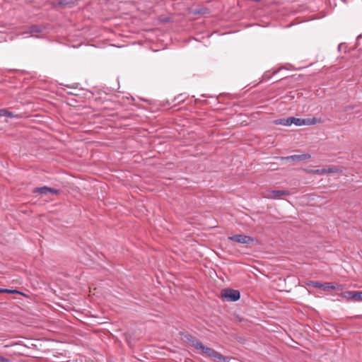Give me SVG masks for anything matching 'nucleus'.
Listing matches in <instances>:
<instances>
[{"mask_svg":"<svg viewBox=\"0 0 362 362\" xmlns=\"http://www.w3.org/2000/svg\"><path fill=\"white\" fill-rule=\"evenodd\" d=\"M317 122L318 120L316 117L303 119L290 117L286 119H279L275 122V124L284 126H291L292 124H294L296 126H303L315 124Z\"/></svg>","mask_w":362,"mask_h":362,"instance_id":"1","label":"nucleus"},{"mask_svg":"<svg viewBox=\"0 0 362 362\" xmlns=\"http://www.w3.org/2000/svg\"><path fill=\"white\" fill-rule=\"evenodd\" d=\"M180 335L182 337V340L187 343L192 347L200 350L202 354H205L209 347L204 345L195 337L188 332H180Z\"/></svg>","mask_w":362,"mask_h":362,"instance_id":"2","label":"nucleus"},{"mask_svg":"<svg viewBox=\"0 0 362 362\" xmlns=\"http://www.w3.org/2000/svg\"><path fill=\"white\" fill-rule=\"evenodd\" d=\"M221 296L228 301L235 302L240 298V293L238 290L224 288L221 291Z\"/></svg>","mask_w":362,"mask_h":362,"instance_id":"3","label":"nucleus"},{"mask_svg":"<svg viewBox=\"0 0 362 362\" xmlns=\"http://www.w3.org/2000/svg\"><path fill=\"white\" fill-rule=\"evenodd\" d=\"M205 355L213 358L215 362H230L232 357L226 356L222 355L221 353L215 351L214 349L209 347L206 350Z\"/></svg>","mask_w":362,"mask_h":362,"instance_id":"4","label":"nucleus"},{"mask_svg":"<svg viewBox=\"0 0 362 362\" xmlns=\"http://www.w3.org/2000/svg\"><path fill=\"white\" fill-rule=\"evenodd\" d=\"M228 240L234 241L238 243L251 245L255 242V239L246 235L237 234L228 238Z\"/></svg>","mask_w":362,"mask_h":362,"instance_id":"5","label":"nucleus"},{"mask_svg":"<svg viewBox=\"0 0 362 362\" xmlns=\"http://www.w3.org/2000/svg\"><path fill=\"white\" fill-rule=\"evenodd\" d=\"M32 193L39 194L41 195H47L48 193H50L52 194L58 195L61 193V190L55 189V188L49 187L47 186H42L40 187H35L32 190Z\"/></svg>","mask_w":362,"mask_h":362,"instance_id":"6","label":"nucleus"},{"mask_svg":"<svg viewBox=\"0 0 362 362\" xmlns=\"http://www.w3.org/2000/svg\"><path fill=\"white\" fill-rule=\"evenodd\" d=\"M310 155L308 153H303L300 155H292L286 157H282L281 159L286 160H291L295 163H298L302 160H305L309 158H310Z\"/></svg>","mask_w":362,"mask_h":362,"instance_id":"7","label":"nucleus"},{"mask_svg":"<svg viewBox=\"0 0 362 362\" xmlns=\"http://www.w3.org/2000/svg\"><path fill=\"white\" fill-rule=\"evenodd\" d=\"M343 286L334 282H326L322 284L321 289L327 291L330 290L342 291Z\"/></svg>","mask_w":362,"mask_h":362,"instance_id":"8","label":"nucleus"},{"mask_svg":"<svg viewBox=\"0 0 362 362\" xmlns=\"http://www.w3.org/2000/svg\"><path fill=\"white\" fill-rule=\"evenodd\" d=\"M291 193L288 190H272L270 192V197L273 199L279 198L281 196H288Z\"/></svg>","mask_w":362,"mask_h":362,"instance_id":"9","label":"nucleus"},{"mask_svg":"<svg viewBox=\"0 0 362 362\" xmlns=\"http://www.w3.org/2000/svg\"><path fill=\"white\" fill-rule=\"evenodd\" d=\"M126 100L129 101V98L127 97L126 99L124 100V97H122V100H120L119 95L115 94V110L118 109L119 107H122L125 103Z\"/></svg>","mask_w":362,"mask_h":362,"instance_id":"10","label":"nucleus"},{"mask_svg":"<svg viewBox=\"0 0 362 362\" xmlns=\"http://www.w3.org/2000/svg\"><path fill=\"white\" fill-rule=\"evenodd\" d=\"M342 170L339 169L337 166H332L328 168H322L320 170V173L325 174V173H341Z\"/></svg>","mask_w":362,"mask_h":362,"instance_id":"11","label":"nucleus"},{"mask_svg":"<svg viewBox=\"0 0 362 362\" xmlns=\"http://www.w3.org/2000/svg\"><path fill=\"white\" fill-rule=\"evenodd\" d=\"M355 291H347L344 292H341L340 296L347 300H351L354 301V297L352 296L354 294Z\"/></svg>","mask_w":362,"mask_h":362,"instance_id":"12","label":"nucleus"},{"mask_svg":"<svg viewBox=\"0 0 362 362\" xmlns=\"http://www.w3.org/2000/svg\"><path fill=\"white\" fill-rule=\"evenodd\" d=\"M42 31V27L39 25H33L30 27V33H40Z\"/></svg>","mask_w":362,"mask_h":362,"instance_id":"13","label":"nucleus"},{"mask_svg":"<svg viewBox=\"0 0 362 362\" xmlns=\"http://www.w3.org/2000/svg\"><path fill=\"white\" fill-rule=\"evenodd\" d=\"M305 284L307 286H311L314 288H321L322 283L320 281H305Z\"/></svg>","mask_w":362,"mask_h":362,"instance_id":"14","label":"nucleus"},{"mask_svg":"<svg viewBox=\"0 0 362 362\" xmlns=\"http://www.w3.org/2000/svg\"><path fill=\"white\" fill-rule=\"evenodd\" d=\"M0 117H13V114L6 109H0Z\"/></svg>","mask_w":362,"mask_h":362,"instance_id":"15","label":"nucleus"},{"mask_svg":"<svg viewBox=\"0 0 362 362\" xmlns=\"http://www.w3.org/2000/svg\"><path fill=\"white\" fill-rule=\"evenodd\" d=\"M352 296L354 297V301H362V291H355Z\"/></svg>","mask_w":362,"mask_h":362,"instance_id":"16","label":"nucleus"},{"mask_svg":"<svg viewBox=\"0 0 362 362\" xmlns=\"http://www.w3.org/2000/svg\"><path fill=\"white\" fill-rule=\"evenodd\" d=\"M185 100V98L183 96V95L180 94L177 96L175 97L173 101L175 102V103H180L181 102H184ZM175 105L176 104H175L174 105Z\"/></svg>","mask_w":362,"mask_h":362,"instance_id":"17","label":"nucleus"},{"mask_svg":"<svg viewBox=\"0 0 362 362\" xmlns=\"http://www.w3.org/2000/svg\"><path fill=\"white\" fill-rule=\"evenodd\" d=\"M356 105H346V106L344 107L343 111L349 112L350 111L354 110L356 108Z\"/></svg>","mask_w":362,"mask_h":362,"instance_id":"18","label":"nucleus"},{"mask_svg":"<svg viewBox=\"0 0 362 362\" xmlns=\"http://www.w3.org/2000/svg\"><path fill=\"white\" fill-rule=\"evenodd\" d=\"M346 49H347V45H346V43H340L338 45L339 52L344 50V52H347Z\"/></svg>","mask_w":362,"mask_h":362,"instance_id":"19","label":"nucleus"},{"mask_svg":"<svg viewBox=\"0 0 362 362\" xmlns=\"http://www.w3.org/2000/svg\"><path fill=\"white\" fill-rule=\"evenodd\" d=\"M68 3L66 1V0H59L57 3V4L59 6H65Z\"/></svg>","mask_w":362,"mask_h":362,"instance_id":"20","label":"nucleus"},{"mask_svg":"<svg viewBox=\"0 0 362 362\" xmlns=\"http://www.w3.org/2000/svg\"><path fill=\"white\" fill-rule=\"evenodd\" d=\"M122 337L125 339V341H127V343L130 345V341H129V337L127 334H122Z\"/></svg>","mask_w":362,"mask_h":362,"instance_id":"21","label":"nucleus"},{"mask_svg":"<svg viewBox=\"0 0 362 362\" xmlns=\"http://www.w3.org/2000/svg\"><path fill=\"white\" fill-rule=\"evenodd\" d=\"M0 362H10V360L8 358L0 356Z\"/></svg>","mask_w":362,"mask_h":362,"instance_id":"22","label":"nucleus"},{"mask_svg":"<svg viewBox=\"0 0 362 362\" xmlns=\"http://www.w3.org/2000/svg\"><path fill=\"white\" fill-rule=\"evenodd\" d=\"M1 290H3L2 293H11V289H7V288H1Z\"/></svg>","mask_w":362,"mask_h":362,"instance_id":"23","label":"nucleus"},{"mask_svg":"<svg viewBox=\"0 0 362 362\" xmlns=\"http://www.w3.org/2000/svg\"><path fill=\"white\" fill-rule=\"evenodd\" d=\"M11 293H18V294H21L22 293H21V291H18V290L14 289V290H11Z\"/></svg>","mask_w":362,"mask_h":362,"instance_id":"24","label":"nucleus"},{"mask_svg":"<svg viewBox=\"0 0 362 362\" xmlns=\"http://www.w3.org/2000/svg\"><path fill=\"white\" fill-rule=\"evenodd\" d=\"M117 342H119L120 343V340L117 339V337H115V341H114V343L116 344Z\"/></svg>","mask_w":362,"mask_h":362,"instance_id":"25","label":"nucleus"},{"mask_svg":"<svg viewBox=\"0 0 362 362\" xmlns=\"http://www.w3.org/2000/svg\"><path fill=\"white\" fill-rule=\"evenodd\" d=\"M239 341L240 342H243V340H242V338L241 337H239V339H238Z\"/></svg>","mask_w":362,"mask_h":362,"instance_id":"26","label":"nucleus"},{"mask_svg":"<svg viewBox=\"0 0 362 362\" xmlns=\"http://www.w3.org/2000/svg\"><path fill=\"white\" fill-rule=\"evenodd\" d=\"M252 1H255V2H259V1H261L262 0H252Z\"/></svg>","mask_w":362,"mask_h":362,"instance_id":"27","label":"nucleus"},{"mask_svg":"<svg viewBox=\"0 0 362 362\" xmlns=\"http://www.w3.org/2000/svg\"><path fill=\"white\" fill-rule=\"evenodd\" d=\"M361 37H362L361 35H358V37H357V40H358Z\"/></svg>","mask_w":362,"mask_h":362,"instance_id":"28","label":"nucleus"},{"mask_svg":"<svg viewBox=\"0 0 362 362\" xmlns=\"http://www.w3.org/2000/svg\"><path fill=\"white\" fill-rule=\"evenodd\" d=\"M316 173H320V170H316Z\"/></svg>","mask_w":362,"mask_h":362,"instance_id":"29","label":"nucleus"},{"mask_svg":"<svg viewBox=\"0 0 362 362\" xmlns=\"http://www.w3.org/2000/svg\"><path fill=\"white\" fill-rule=\"evenodd\" d=\"M2 291H3V290H1V288H0V293H2Z\"/></svg>","mask_w":362,"mask_h":362,"instance_id":"30","label":"nucleus"},{"mask_svg":"<svg viewBox=\"0 0 362 362\" xmlns=\"http://www.w3.org/2000/svg\"><path fill=\"white\" fill-rule=\"evenodd\" d=\"M360 51H361V54H362V47L360 49Z\"/></svg>","mask_w":362,"mask_h":362,"instance_id":"31","label":"nucleus"}]
</instances>
